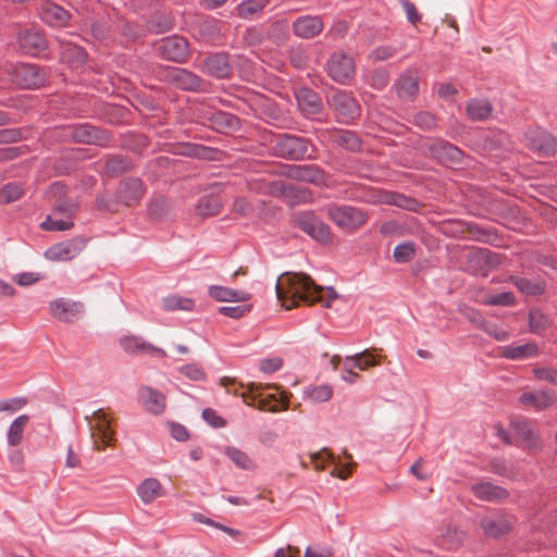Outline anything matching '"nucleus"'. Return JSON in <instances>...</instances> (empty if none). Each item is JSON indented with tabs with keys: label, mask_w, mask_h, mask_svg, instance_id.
Masks as SVG:
<instances>
[{
	"label": "nucleus",
	"mask_w": 557,
	"mask_h": 557,
	"mask_svg": "<svg viewBox=\"0 0 557 557\" xmlns=\"http://www.w3.org/2000/svg\"><path fill=\"white\" fill-rule=\"evenodd\" d=\"M275 290L277 299L287 310L298 306L300 301L309 305L320 302L323 307L330 308L332 301L337 298L333 288L317 285L305 273L287 272L282 274L276 282Z\"/></svg>",
	"instance_id": "f257e3e1"
},
{
	"label": "nucleus",
	"mask_w": 557,
	"mask_h": 557,
	"mask_svg": "<svg viewBox=\"0 0 557 557\" xmlns=\"http://www.w3.org/2000/svg\"><path fill=\"white\" fill-rule=\"evenodd\" d=\"M113 420L112 414L104 409H98L86 417L90 438L96 450L103 451L107 447L114 445L116 438L112 426Z\"/></svg>",
	"instance_id": "f03ea898"
},
{
	"label": "nucleus",
	"mask_w": 557,
	"mask_h": 557,
	"mask_svg": "<svg viewBox=\"0 0 557 557\" xmlns=\"http://www.w3.org/2000/svg\"><path fill=\"white\" fill-rule=\"evenodd\" d=\"M496 434L507 444L521 445L528 449H536L540 447L533 423L524 418H513L510 421L509 432L503 426H497Z\"/></svg>",
	"instance_id": "7ed1b4c3"
},
{
	"label": "nucleus",
	"mask_w": 557,
	"mask_h": 557,
	"mask_svg": "<svg viewBox=\"0 0 557 557\" xmlns=\"http://www.w3.org/2000/svg\"><path fill=\"white\" fill-rule=\"evenodd\" d=\"M327 216L338 228L348 234L362 227L369 220L366 211L347 205L329 207Z\"/></svg>",
	"instance_id": "20e7f679"
},
{
	"label": "nucleus",
	"mask_w": 557,
	"mask_h": 557,
	"mask_svg": "<svg viewBox=\"0 0 557 557\" xmlns=\"http://www.w3.org/2000/svg\"><path fill=\"white\" fill-rule=\"evenodd\" d=\"M262 388H263V386L261 384L250 383L248 385V391L242 393L240 396H242L243 400L248 406H255L253 403L258 399V403L256 406L261 411H271V412L278 411L277 406L270 405L271 400H275V401L280 403L283 410H286L288 408L289 396H290L289 393L283 391V392H281L278 398L274 394H271L268 397L262 398L261 397Z\"/></svg>",
	"instance_id": "39448f33"
},
{
	"label": "nucleus",
	"mask_w": 557,
	"mask_h": 557,
	"mask_svg": "<svg viewBox=\"0 0 557 557\" xmlns=\"http://www.w3.org/2000/svg\"><path fill=\"white\" fill-rule=\"evenodd\" d=\"M466 269L474 274L485 275L500 263V256L488 249L474 248L466 252Z\"/></svg>",
	"instance_id": "423d86ee"
},
{
	"label": "nucleus",
	"mask_w": 557,
	"mask_h": 557,
	"mask_svg": "<svg viewBox=\"0 0 557 557\" xmlns=\"http://www.w3.org/2000/svg\"><path fill=\"white\" fill-rule=\"evenodd\" d=\"M295 222L306 234H308L314 240L322 244H329L331 242L332 233L329 225L318 219L313 213H298L295 216Z\"/></svg>",
	"instance_id": "0eeeda50"
},
{
	"label": "nucleus",
	"mask_w": 557,
	"mask_h": 557,
	"mask_svg": "<svg viewBox=\"0 0 557 557\" xmlns=\"http://www.w3.org/2000/svg\"><path fill=\"white\" fill-rule=\"evenodd\" d=\"M326 70L333 81L346 84L354 77L356 66L352 58L345 53L335 52L330 57Z\"/></svg>",
	"instance_id": "6e6552de"
},
{
	"label": "nucleus",
	"mask_w": 557,
	"mask_h": 557,
	"mask_svg": "<svg viewBox=\"0 0 557 557\" xmlns=\"http://www.w3.org/2000/svg\"><path fill=\"white\" fill-rule=\"evenodd\" d=\"M273 149L278 157L302 159L308 153V144L304 138L283 135L275 139Z\"/></svg>",
	"instance_id": "1a4fd4ad"
},
{
	"label": "nucleus",
	"mask_w": 557,
	"mask_h": 557,
	"mask_svg": "<svg viewBox=\"0 0 557 557\" xmlns=\"http://www.w3.org/2000/svg\"><path fill=\"white\" fill-rule=\"evenodd\" d=\"M85 245L84 238H72L48 248L45 257L50 261H69L77 257L85 248Z\"/></svg>",
	"instance_id": "9d476101"
},
{
	"label": "nucleus",
	"mask_w": 557,
	"mask_h": 557,
	"mask_svg": "<svg viewBox=\"0 0 557 557\" xmlns=\"http://www.w3.org/2000/svg\"><path fill=\"white\" fill-rule=\"evenodd\" d=\"M145 194L143 182L139 178L128 177L122 181L116 189V205L132 207L137 205Z\"/></svg>",
	"instance_id": "9b49d317"
},
{
	"label": "nucleus",
	"mask_w": 557,
	"mask_h": 557,
	"mask_svg": "<svg viewBox=\"0 0 557 557\" xmlns=\"http://www.w3.org/2000/svg\"><path fill=\"white\" fill-rule=\"evenodd\" d=\"M50 313L57 320L64 323L76 321L84 312V305L72 299L60 298L50 302Z\"/></svg>",
	"instance_id": "f8f14e48"
},
{
	"label": "nucleus",
	"mask_w": 557,
	"mask_h": 557,
	"mask_svg": "<svg viewBox=\"0 0 557 557\" xmlns=\"http://www.w3.org/2000/svg\"><path fill=\"white\" fill-rule=\"evenodd\" d=\"M525 141L530 149L541 156H552L557 151V139L545 129H534L525 134Z\"/></svg>",
	"instance_id": "ddd939ff"
},
{
	"label": "nucleus",
	"mask_w": 557,
	"mask_h": 557,
	"mask_svg": "<svg viewBox=\"0 0 557 557\" xmlns=\"http://www.w3.org/2000/svg\"><path fill=\"white\" fill-rule=\"evenodd\" d=\"M293 34L301 39H311L324 29V23L319 15H302L293 22Z\"/></svg>",
	"instance_id": "4468645a"
},
{
	"label": "nucleus",
	"mask_w": 557,
	"mask_h": 557,
	"mask_svg": "<svg viewBox=\"0 0 557 557\" xmlns=\"http://www.w3.org/2000/svg\"><path fill=\"white\" fill-rule=\"evenodd\" d=\"M159 52L170 61L184 62L189 52L188 42L180 36L168 37L161 41Z\"/></svg>",
	"instance_id": "2eb2a0df"
},
{
	"label": "nucleus",
	"mask_w": 557,
	"mask_h": 557,
	"mask_svg": "<svg viewBox=\"0 0 557 557\" xmlns=\"http://www.w3.org/2000/svg\"><path fill=\"white\" fill-rule=\"evenodd\" d=\"M518 400L522 407L541 411L549 408L556 401V395L550 389L524 391Z\"/></svg>",
	"instance_id": "dca6fc26"
},
{
	"label": "nucleus",
	"mask_w": 557,
	"mask_h": 557,
	"mask_svg": "<svg viewBox=\"0 0 557 557\" xmlns=\"http://www.w3.org/2000/svg\"><path fill=\"white\" fill-rule=\"evenodd\" d=\"M330 102L342 119L346 121L356 119L360 113L359 104L347 91L334 92Z\"/></svg>",
	"instance_id": "f3484780"
},
{
	"label": "nucleus",
	"mask_w": 557,
	"mask_h": 557,
	"mask_svg": "<svg viewBox=\"0 0 557 557\" xmlns=\"http://www.w3.org/2000/svg\"><path fill=\"white\" fill-rule=\"evenodd\" d=\"M539 346L534 342L513 343L499 348V356L508 360H525L539 355Z\"/></svg>",
	"instance_id": "a211bd4d"
},
{
	"label": "nucleus",
	"mask_w": 557,
	"mask_h": 557,
	"mask_svg": "<svg viewBox=\"0 0 557 557\" xmlns=\"http://www.w3.org/2000/svg\"><path fill=\"white\" fill-rule=\"evenodd\" d=\"M72 137L84 144L104 146L110 141V135L91 125H79L72 131Z\"/></svg>",
	"instance_id": "6ab92c4d"
},
{
	"label": "nucleus",
	"mask_w": 557,
	"mask_h": 557,
	"mask_svg": "<svg viewBox=\"0 0 557 557\" xmlns=\"http://www.w3.org/2000/svg\"><path fill=\"white\" fill-rule=\"evenodd\" d=\"M140 401L144 408L152 414H161L166 408V397L163 393L145 386L139 392Z\"/></svg>",
	"instance_id": "aec40b11"
},
{
	"label": "nucleus",
	"mask_w": 557,
	"mask_h": 557,
	"mask_svg": "<svg viewBox=\"0 0 557 557\" xmlns=\"http://www.w3.org/2000/svg\"><path fill=\"white\" fill-rule=\"evenodd\" d=\"M201 70L211 76L224 78L231 74L232 67L226 54L215 53L202 61Z\"/></svg>",
	"instance_id": "412c9836"
},
{
	"label": "nucleus",
	"mask_w": 557,
	"mask_h": 557,
	"mask_svg": "<svg viewBox=\"0 0 557 557\" xmlns=\"http://www.w3.org/2000/svg\"><path fill=\"white\" fill-rule=\"evenodd\" d=\"M15 82L24 88H36L45 78L40 70L33 64H21L15 70Z\"/></svg>",
	"instance_id": "4be33fe9"
},
{
	"label": "nucleus",
	"mask_w": 557,
	"mask_h": 557,
	"mask_svg": "<svg viewBox=\"0 0 557 557\" xmlns=\"http://www.w3.org/2000/svg\"><path fill=\"white\" fill-rule=\"evenodd\" d=\"M120 345L127 354H150L165 357L166 352L151 344L145 342L138 336H124L120 339Z\"/></svg>",
	"instance_id": "5701e85b"
},
{
	"label": "nucleus",
	"mask_w": 557,
	"mask_h": 557,
	"mask_svg": "<svg viewBox=\"0 0 557 557\" xmlns=\"http://www.w3.org/2000/svg\"><path fill=\"white\" fill-rule=\"evenodd\" d=\"M473 495L484 502H502L509 495L507 490L491 482H478L471 486Z\"/></svg>",
	"instance_id": "b1692460"
},
{
	"label": "nucleus",
	"mask_w": 557,
	"mask_h": 557,
	"mask_svg": "<svg viewBox=\"0 0 557 557\" xmlns=\"http://www.w3.org/2000/svg\"><path fill=\"white\" fill-rule=\"evenodd\" d=\"M481 527L486 535L497 537L511 530V521L503 515H493L484 517Z\"/></svg>",
	"instance_id": "393cba45"
},
{
	"label": "nucleus",
	"mask_w": 557,
	"mask_h": 557,
	"mask_svg": "<svg viewBox=\"0 0 557 557\" xmlns=\"http://www.w3.org/2000/svg\"><path fill=\"white\" fill-rule=\"evenodd\" d=\"M419 77L414 71H406L396 82V90L400 98L412 99L419 91Z\"/></svg>",
	"instance_id": "a878e982"
},
{
	"label": "nucleus",
	"mask_w": 557,
	"mask_h": 557,
	"mask_svg": "<svg viewBox=\"0 0 557 557\" xmlns=\"http://www.w3.org/2000/svg\"><path fill=\"white\" fill-rule=\"evenodd\" d=\"M137 494L141 502L146 505L153 503L156 499L165 495L162 484L153 478L144 480L137 487Z\"/></svg>",
	"instance_id": "bb28decb"
},
{
	"label": "nucleus",
	"mask_w": 557,
	"mask_h": 557,
	"mask_svg": "<svg viewBox=\"0 0 557 557\" xmlns=\"http://www.w3.org/2000/svg\"><path fill=\"white\" fill-rule=\"evenodd\" d=\"M296 98L300 110L306 115H314L321 111V99L313 90L308 88L299 89Z\"/></svg>",
	"instance_id": "cd10ccee"
},
{
	"label": "nucleus",
	"mask_w": 557,
	"mask_h": 557,
	"mask_svg": "<svg viewBox=\"0 0 557 557\" xmlns=\"http://www.w3.org/2000/svg\"><path fill=\"white\" fill-rule=\"evenodd\" d=\"M375 351H377L376 348L364 349L354 356L346 357L345 363L347 364L351 361L360 371H367L372 367L379 366L384 358L382 355L375 354Z\"/></svg>",
	"instance_id": "c85d7f7f"
},
{
	"label": "nucleus",
	"mask_w": 557,
	"mask_h": 557,
	"mask_svg": "<svg viewBox=\"0 0 557 557\" xmlns=\"http://www.w3.org/2000/svg\"><path fill=\"white\" fill-rule=\"evenodd\" d=\"M17 39L21 49L25 53L35 54L47 47L46 39L38 32L24 30L18 35Z\"/></svg>",
	"instance_id": "c756f323"
},
{
	"label": "nucleus",
	"mask_w": 557,
	"mask_h": 557,
	"mask_svg": "<svg viewBox=\"0 0 557 557\" xmlns=\"http://www.w3.org/2000/svg\"><path fill=\"white\" fill-rule=\"evenodd\" d=\"M209 296L218 301L245 302L250 299V294L245 290L232 289L223 286H210Z\"/></svg>",
	"instance_id": "7c9ffc66"
},
{
	"label": "nucleus",
	"mask_w": 557,
	"mask_h": 557,
	"mask_svg": "<svg viewBox=\"0 0 557 557\" xmlns=\"http://www.w3.org/2000/svg\"><path fill=\"white\" fill-rule=\"evenodd\" d=\"M41 18L52 26L61 27L67 23L70 14L54 3H46L41 10Z\"/></svg>",
	"instance_id": "2f4dec72"
},
{
	"label": "nucleus",
	"mask_w": 557,
	"mask_h": 557,
	"mask_svg": "<svg viewBox=\"0 0 557 557\" xmlns=\"http://www.w3.org/2000/svg\"><path fill=\"white\" fill-rule=\"evenodd\" d=\"M170 75L173 82L182 89L197 90L201 86V79L185 69H173Z\"/></svg>",
	"instance_id": "473e14b6"
},
{
	"label": "nucleus",
	"mask_w": 557,
	"mask_h": 557,
	"mask_svg": "<svg viewBox=\"0 0 557 557\" xmlns=\"http://www.w3.org/2000/svg\"><path fill=\"white\" fill-rule=\"evenodd\" d=\"M510 282L519 289L520 293L528 295V296H536L544 292L545 284L543 281L536 278V280H529L525 277L520 276H510Z\"/></svg>",
	"instance_id": "72a5a7b5"
},
{
	"label": "nucleus",
	"mask_w": 557,
	"mask_h": 557,
	"mask_svg": "<svg viewBox=\"0 0 557 557\" xmlns=\"http://www.w3.org/2000/svg\"><path fill=\"white\" fill-rule=\"evenodd\" d=\"M492 104L487 100L472 99L467 103L466 111L472 121H483L490 117Z\"/></svg>",
	"instance_id": "f704fd0d"
},
{
	"label": "nucleus",
	"mask_w": 557,
	"mask_h": 557,
	"mask_svg": "<svg viewBox=\"0 0 557 557\" xmlns=\"http://www.w3.org/2000/svg\"><path fill=\"white\" fill-rule=\"evenodd\" d=\"M28 422L29 417L27 414H21L13 420L7 434L8 444L10 446L15 447L22 443L23 434Z\"/></svg>",
	"instance_id": "c9c22d12"
},
{
	"label": "nucleus",
	"mask_w": 557,
	"mask_h": 557,
	"mask_svg": "<svg viewBox=\"0 0 557 557\" xmlns=\"http://www.w3.org/2000/svg\"><path fill=\"white\" fill-rule=\"evenodd\" d=\"M225 455L237 468L242 470L253 471L257 468L255 460L247 453L236 447H226Z\"/></svg>",
	"instance_id": "e433bc0d"
},
{
	"label": "nucleus",
	"mask_w": 557,
	"mask_h": 557,
	"mask_svg": "<svg viewBox=\"0 0 557 557\" xmlns=\"http://www.w3.org/2000/svg\"><path fill=\"white\" fill-rule=\"evenodd\" d=\"M74 225L73 221L64 215H60L58 211H52L51 214L47 215L40 227L48 232L66 231L72 228Z\"/></svg>",
	"instance_id": "4c0bfd02"
},
{
	"label": "nucleus",
	"mask_w": 557,
	"mask_h": 557,
	"mask_svg": "<svg viewBox=\"0 0 557 557\" xmlns=\"http://www.w3.org/2000/svg\"><path fill=\"white\" fill-rule=\"evenodd\" d=\"M292 175L298 180L311 182L318 185L325 182L324 174L314 165L295 166Z\"/></svg>",
	"instance_id": "58836bf2"
},
{
	"label": "nucleus",
	"mask_w": 557,
	"mask_h": 557,
	"mask_svg": "<svg viewBox=\"0 0 557 557\" xmlns=\"http://www.w3.org/2000/svg\"><path fill=\"white\" fill-rule=\"evenodd\" d=\"M195 306L191 298L180 295H170L162 299V308L166 311L184 310L190 311Z\"/></svg>",
	"instance_id": "ea45409f"
},
{
	"label": "nucleus",
	"mask_w": 557,
	"mask_h": 557,
	"mask_svg": "<svg viewBox=\"0 0 557 557\" xmlns=\"http://www.w3.org/2000/svg\"><path fill=\"white\" fill-rule=\"evenodd\" d=\"M269 3L270 0H246L238 5L237 12L243 18H251L258 15Z\"/></svg>",
	"instance_id": "a19ab883"
},
{
	"label": "nucleus",
	"mask_w": 557,
	"mask_h": 557,
	"mask_svg": "<svg viewBox=\"0 0 557 557\" xmlns=\"http://www.w3.org/2000/svg\"><path fill=\"white\" fill-rule=\"evenodd\" d=\"M305 395L310 401L314 404L324 403L332 398L333 388L326 384L309 386L305 389Z\"/></svg>",
	"instance_id": "79ce46f5"
},
{
	"label": "nucleus",
	"mask_w": 557,
	"mask_h": 557,
	"mask_svg": "<svg viewBox=\"0 0 557 557\" xmlns=\"http://www.w3.org/2000/svg\"><path fill=\"white\" fill-rule=\"evenodd\" d=\"M214 127L220 132L234 131L238 127L239 121L236 116L218 112L213 115Z\"/></svg>",
	"instance_id": "37998d69"
},
{
	"label": "nucleus",
	"mask_w": 557,
	"mask_h": 557,
	"mask_svg": "<svg viewBox=\"0 0 557 557\" xmlns=\"http://www.w3.org/2000/svg\"><path fill=\"white\" fill-rule=\"evenodd\" d=\"M529 325L533 333H542L550 325L549 318L539 309H533L529 314Z\"/></svg>",
	"instance_id": "c03bdc74"
},
{
	"label": "nucleus",
	"mask_w": 557,
	"mask_h": 557,
	"mask_svg": "<svg viewBox=\"0 0 557 557\" xmlns=\"http://www.w3.org/2000/svg\"><path fill=\"white\" fill-rule=\"evenodd\" d=\"M220 208L221 202L216 197H203L197 206V212L202 216H211L218 214L220 212Z\"/></svg>",
	"instance_id": "a18cd8bd"
},
{
	"label": "nucleus",
	"mask_w": 557,
	"mask_h": 557,
	"mask_svg": "<svg viewBox=\"0 0 557 557\" xmlns=\"http://www.w3.org/2000/svg\"><path fill=\"white\" fill-rule=\"evenodd\" d=\"M484 302L490 306H512L515 305L516 299L511 292H504L499 294L486 295Z\"/></svg>",
	"instance_id": "49530a36"
},
{
	"label": "nucleus",
	"mask_w": 557,
	"mask_h": 557,
	"mask_svg": "<svg viewBox=\"0 0 557 557\" xmlns=\"http://www.w3.org/2000/svg\"><path fill=\"white\" fill-rule=\"evenodd\" d=\"M416 253V248L412 243H404L395 247L394 259L398 263H406L410 261Z\"/></svg>",
	"instance_id": "de8ad7c7"
},
{
	"label": "nucleus",
	"mask_w": 557,
	"mask_h": 557,
	"mask_svg": "<svg viewBox=\"0 0 557 557\" xmlns=\"http://www.w3.org/2000/svg\"><path fill=\"white\" fill-rule=\"evenodd\" d=\"M310 461L315 470L322 471L325 469L326 462L334 461V456L327 448H323L318 453L311 454Z\"/></svg>",
	"instance_id": "09e8293b"
},
{
	"label": "nucleus",
	"mask_w": 557,
	"mask_h": 557,
	"mask_svg": "<svg viewBox=\"0 0 557 557\" xmlns=\"http://www.w3.org/2000/svg\"><path fill=\"white\" fill-rule=\"evenodd\" d=\"M178 372L191 381L199 382L206 379L205 370L196 363L183 366L178 368Z\"/></svg>",
	"instance_id": "8fccbe9b"
},
{
	"label": "nucleus",
	"mask_w": 557,
	"mask_h": 557,
	"mask_svg": "<svg viewBox=\"0 0 557 557\" xmlns=\"http://www.w3.org/2000/svg\"><path fill=\"white\" fill-rule=\"evenodd\" d=\"M27 405V399L24 397H14L9 399H0V412L7 411L14 413Z\"/></svg>",
	"instance_id": "3c124183"
},
{
	"label": "nucleus",
	"mask_w": 557,
	"mask_h": 557,
	"mask_svg": "<svg viewBox=\"0 0 557 557\" xmlns=\"http://www.w3.org/2000/svg\"><path fill=\"white\" fill-rule=\"evenodd\" d=\"M23 195L22 187L16 183L7 184L1 190L0 196L5 202H13L18 200Z\"/></svg>",
	"instance_id": "603ef678"
},
{
	"label": "nucleus",
	"mask_w": 557,
	"mask_h": 557,
	"mask_svg": "<svg viewBox=\"0 0 557 557\" xmlns=\"http://www.w3.org/2000/svg\"><path fill=\"white\" fill-rule=\"evenodd\" d=\"M78 209V205L74 201L66 199H58L54 205V211H58L60 215L72 219Z\"/></svg>",
	"instance_id": "864d4df0"
},
{
	"label": "nucleus",
	"mask_w": 557,
	"mask_h": 557,
	"mask_svg": "<svg viewBox=\"0 0 557 557\" xmlns=\"http://www.w3.org/2000/svg\"><path fill=\"white\" fill-rule=\"evenodd\" d=\"M534 376L540 381H546L557 386V370L550 368H535L533 369Z\"/></svg>",
	"instance_id": "5fc2aeb1"
},
{
	"label": "nucleus",
	"mask_w": 557,
	"mask_h": 557,
	"mask_svg": "<svg viewBox=\"0 0 557 557\" xmlns=\"http://www.w3.org/2000/svg\"><path fill=\"white\" fill-rule=\"evenodd\" d=\"M483 330H484V332L486 334H488L490 336L494 337L498 342L508 341L509 337H510L509 332H507L506 330L497 326L496 324L485 323L483 325Z\"/></svg>",
	"instance_id": "6e6d98bb"
},
{
	"label": "nucleus",
	"mask_w": 557,
	"mask_h": 557,
	"mask_svg": "<svg viewBox=\"0 0 557 557\" xmlns=\"http://www.w3.org/2000/svg\"><path fill=\"white\" fill-rule=\"evenodd\" d=\"M40 280H41V275L36 272H23V273L16 274L13 277V281L23 287L30 286V285L39 282Z\"/></svg>",
	"instance_id": "4d7b16f0"
},
{
	"label": "nucleus",
	"mask_w": 557,
	"mask_h": 557,
	"mask_svg": "<svg viewBox=\"0 0 557 557\" xmlns=\"http://www.w3.org/2000/svg\"><path fill=\"white\" fill-rule=\"evenodd\" d=\"M250 310L249 306L240 305V306H227L221 307L219 309L220 313L233 319H238L245 315Z\"/></svg>",
	"instance_id": "13d9d810"
},
{
	"label": "nucleus",
	"mask_w": 557,
	"mask_h": 557,
	"mask_svg": "<svg viewBox=\"0 0 557 557\" xmlns=\"http://www.w3.org/2000/svg\"><path fill=\"white\" fill-rule=\"evenodd\" d=\"M388 81H389L388 73L382 69L373 71V73L371 74V77H370V84L375 89L384 88L387 85Z\"/></svg>",
	"instance_id": "bf43d9fd"
},
{
	"label": "nucleus",
	"mask_w": 557,
	"mask_h": 557,
	"mask_svg": "<svg viewBox=\"0 0 557 557\" xmlns=\"http://www.w3.org/2000/svg\"><path fill=\"white\" fill-rule=\"evenodd\" d=\"M338 143L349 150H357L360 148L359 138L349 132L343 133L338 136Z\"/></svg>",
	"instance_id": "052dcab7"
},
{
	"label": "nucleus",
	"mask_w": 557,
	"mask_h": 557,
	"mask_svg": "<svg viewBox=\"0 0 557 557\" xmlns=\"http://www.w3.org/2000/svg\"><path fill=\"white\" fill-rule=\"evenodd\" d=\"M106 169L110 174H117L126 171L127 162L120 157H113L107 161Z\"/></svg>",
	"instance_id": "680f3d73"
},
{
	"label": "nucleus",
	"mask_w": 557,
	"mask_h": 557,
	"mask_svg": "<svg viewBox=\"0 0 557 557\" xmlns=\"http://www.w3.org/2000/svg\"><path fill=\"white\" fill-rule=\"evenodd\" d=\"M283 361L278 357L268 358L260 361L259 369L264 373H272L281 369Z\"/></svg>",
	"instance_id": "e2e57ef3"
},
{
	"label": "nucleus",
	"mask_w": 557,
	"mask_h": 557,
	"mask_svg": "<svg viewBox=\"0 0 557 557\" xmlns=\"http://www.w3.org/2000/svg\"><path fill=\"white\" fill-rule=\"evenodd\" d=\"M395 53H396V49L388 47V46H382V47H377L376 49H374L371 52L370 58L373 61H385V60H388L389 58H392Z\"/></svg>",
	"instance_id": "0e129e2a"
},
{
	"label": "nucleus",
	"mask_w": 557,
	"mask_h": 557,
	"mask_svg": "<svg viewBox=\"0 0 557 557\" xmlns=\"http://www.w3.org/2000/svg\"><path fill=\"white\" fill-rule=\"evenodd\" d=\"M399 2L406 13L408 21L411 22L412 24L419 23L421 20V16L418 13L416 5L412 2H410L409 0H399Z\"/></svg>",
	"instance_id": "69168bd1"
},
{
	"label": "nucleus",
	"mask_w": 557,
	"mask_h": 557,
	"mask_svg": "<svg viewBox=\"0 0 557 557\" xmlns=\"http://www.w3.org/2000/svg\"><path fill=\"white\" fill-rule=\"evenodd\" d=\"M270 34L272 36L282 37V39L287 38V35H288L287 21L286 20L274 21L270 26Z\"/></svg>",
	"instance_id": "338daca9"
},
{
	"label": "nucleus",
	"mask_w": 557,
	"mask_h": 557,
	"mask_svg": "<svg viewBox=\"0 0 557 557\" xmlns=\"http://www.w3.org/2000/svg\"><path fill=\"white\" fill-rule=\"evenodd\" d=\"M414 123L422 128L430 129L435 125V119L428 112H419L414 115Z\"/></svg>",
	"instance_id": "774afa93"
}]
</instances>
